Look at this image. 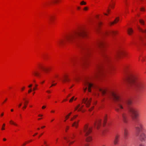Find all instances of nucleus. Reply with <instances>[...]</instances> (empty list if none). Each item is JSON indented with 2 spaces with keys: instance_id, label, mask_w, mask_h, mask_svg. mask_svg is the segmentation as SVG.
Wrapping results in <instances>:
<instances>
[{
  "instance_id": "nucleus-36",
  "label": "nucleus",
  "mask_w": 146,
  "mask_h": 146,
  "mask_svg": "<svg viewBox=\"0 0 146 146\" xmlns=\"http://www.w3.org/2000/svg\"><path fill=\"white\" fill-rule=\"evenodd\" d=\"M140 10H141V11H145V9L144 8H143V7L141 8Z\"/></svg>"
},
{
  "instance_id": "nucleus-19",
  "label": "nucleus",
  "mask_w": 146,
  "mask_h": 146,
  "mask_svg": "<svg viewBox=\"0 0 146 146\" xmlns=\"http://www.w3.org/2000/svg\"><path fill=\"white\" fill-rule=\"evenodd\" d=\"M55 17L54 16H51L49 17V21L50 23H52L53 22L55 19Z\"/></svg>"
},
{
  "instance_id": "nucleus-16",
  "label": "nucleus",
  "mask_w": 146,
  "mask_h": 146,
  "mask_svg": "<svg viewBox=\"0 0 146 146\" xmlns=\"http://www.w3.org/2000/svg\"><path fill=\"white\" fill-rule=\"evenodd\" d=\"M117 32L115 31H111L110 32H107L105 33V35L110 34L112 36L114 35L117 34Z\"/></svg>"
},
{
  "instance_id": "nucleus-58",
  "label": "nucleus",
  "mask_w": 146,
  "mask_h": 146,
  "mask_svg": "<svg viewBox=\"0 0 146 146\" xmlns=\"http://www.w3.org/2000/svg\"><path fill=\"white\" fill-rule=\"evenodd\" d=\"M36 88H34L33 89V90H36Z\"/></svg>"
},
{
  "instance_id": "nucleus-61",
  "label": "nucleus",
  "mask_w": 146,
  "mask_h": 146,
  "mask_svg": "<svg viewBox=\"0 0 146 146\" xmlns=\"http://www.w3.org/2000/svg\"><path fill=\"white\" fill-rule=\"evenodd\" d=\"M140 146H144L142 144H141L140 145Z\"/></svg>"
},
{
  "instance_id": "nucleus-48",
  "label": "nucleus",
  "mask_w": 146,
  "mask_h": 146,
  "mask_svg": "<svg viewBox=\"0 0 146 146\" xmlns=\"http://www.w3.org/2000/svg\"><path fill=\"white\" fill-rule=\"evenodd\" d=\"M3 115H4V113H2L1 114V116H3Z\"/></svg>"
},
{
  "instance_id": "nucleus-12",
  "label": "nucleus",
  "mask_w": 146,
  "mask_h": 146,
  "mask_svg": "<svg viewBox=\"0 0 146 146\" xmlns=\"http://www.w3.org/2000/svg\"><path fill=\"white\" fill-rule=\"evenodd\" d=\"M123 137L124 139H127L129 135V131L126 128H125L123 131Z\"/></svg>"
},
{
  "instance_id": "nucleus-25",
  "label": "nucleus",
  "mask_w": 146,
  "mask_h": 146,
  "mask_svg": "<svg viewBox=\"0 0 146 146\" xmlns=\"http://www.w3.org/2000/svg\"><path fill=\"white\" fill-rule=\"evenodd\" d=\"M28 103V101H26L25 102V104H24V106L23 107V109H25L26 108L27 104Z\"/></svg>"
},
{
  "instance_id": "nucleus-20",
  "label": "nucleus",
  "mask_w": 146,
  "mask_h": 146,
  "mask_svg": "<svg viewBox=\"0 0 146 146\" xmlns=\"http://www.w3.org/2000/svg\"><path fill=\"white\" fill-rule=\"evenodd\" d=\"M79 121V120L78 121H75L72 124V127H75V128H77L78 126V122Z\"/></svg>"
},
{
  "instance_id": "nucleus-2",
  "label": "nucleus",
  "mask_w": 146,
  "mask_h": 146,
  "mask_svg": "<svg viewBox=\"0 0 146 146\" xmlns=\"http://www.w3.org/2000/svg\"><path fill=\"white\" fill-rule=\"evenodd\" d=\"M86 33L84 29H80L75 33L66 36L64 38L59 40L58 42L60 46L76 42L80 38L86 36Z\"/></svg>"
},
{
  "instance_id": "nucleus-28",
  "label": "nucleus",
  "mask_w": 146,
  "mask_h": 146,
  "mask_svg": "<svg viewBox=\"0 0 146 146\" xmlns=\"http://www.w3.org/2000/svg\"><path fill=\"white\" fill-rule=\"evenodd\" d=\"M107 119V116H106L105 117H104V125L106 124V123Z\"/></svg>"
},
{
  "instance_id": "nucleus-14",
  "label": "nucleus",
  "mask_w": 146,
  "mask_h": 146,
  "mask_svg": "<svg viewBox=\"0 0 146 146\" xmlns=\"http://www.w3.org/2000/svg\"><path fill=\"white\" fill-rule=\"evenodd\" d=\"M39 67L41 70H43L46 72H48L50 68L49 67L45 68L41 65H39L38 66Z\"/></svg>"
},
{
  "instance_id": "nucleus-5",
  "label": "nucleus",
  "mask_w": 146,
  "mask_h": 146,
  "mask_svg": "<svg viewBox=\"0 0 146 146\" xmlns=\"http://www.w3.org/2000/svg\"><path fill=\"white\" fill-rule=\"evenodd\" d=\"M92 127H89L88 125H85L84 127L83 131L85 133V135L86 137V140L87 141L89 142L92 140L91 137L90 136H88V135L91 133Z\"/></svg>"
},
{
  "instance_id": "nucleus-44",
  "label": "nucleus",
  "mask_w": 146,
  "mask_h": 146,
  "mask_svg": "<svg viewBox=\"0 0 146 146\" xmlns=\"http://www.w3.org/2000/svg\"><path fill=\"white\" fill-rule=\"evenodd\" d=\"M32 86V84H31L28 86V87L29 88H31Z\"/></svg>"
},
{
  "instance_id": "nucleus-38",
  "label": "nucleus",
  "mask_w": 146,
  "mask_h": 146,
  "mask_svg": "<svg viewBox=\"0 0 146 146\" xmlns=\"http://www.w3.org/2000/svg\"><path fill=\"white\" fill-rule=\"evenodd\" d=\"M94 107H92L89 110V111H91L93 109Z\"/></svg>"
},
{
  "instance_id": "nucleus-35",
  "label": "nucleus",
  "mask_w": 146,
  "mask_h": 146,
  "mask_svg": "<svg viewBox=\"0 0 146 146\" xmlns=\"http://www.w3.org/2000/svg\"><path fill=\"white\" fill-rule=\"evenodd\" d=\"M64 139H65V140H66L67 142H69L70 141V140L69 139H68L66 137H64Z\"/></svg>"
},
{
  "instance_id": "nucleus-9",
  "label": "nucleus",
  "mask_w": 146,
  "mask_h": 146,
  "mask_svg": "<svg viewBox=\"0 0 146 146\" xmlns=\"http://www.w3.org/2000/svg\"><path fill=\"white\" fill-rule=\"evenodd\" d=\"M77 45L81 49L83 50L85 52L88 53H89L92 50V49L91 48L87 46L85 44L83 43H81Z\"/></svg>"
},
{
  "instance_id": "nucleus-30",
  "label": "nucleus",
  "mask_w": 146,
  "mask_h": 146,
  "mask_svg": "<svg viewBox=\"0 0 146 146\" xmlns=\"http://www.w3.org/2000/svg\"><path fill=\"white\" fill-rule=\"evenodd\" d=\"M71 113H72L70 112V113H69L68 115H66V118L67 119H68V118L69 116L71 114Z\"/></svg>"
},
{
  "instance_id": "nucleus-49",
  "label": "nucleus",
  "mask_w": 146,
  "mask_h": 146,
  "mask_svg": "<svg viewBox=\"0 0 146 146\" xmlns=\"http://www.w3.org/2000/svg\"><path fill=\"white\" fill-rule=\"evenodd\" d=\"M74 119V117H73L71 119H70V120H71V121H72V120H73V119Z\"/></svg>"
},
{
  "instance_id": "nucleus-24",
  "label": "nucleus",
  "mask_w": 146,
  "mask_h": 146,
  "mask_svg": "<svg viewBox=\"0 0 146 146\" xmlns=\"http://www.w3.org/2000/svg\"><path fill=\"white\" fill-rule=\"evenodd\" d=\"M115 3L113 1V0H111V1L110 6L111 8H114V7Z\"/></svg>"
},
{
  "instance_id": "nucleus-11",
  "label": "nucleus",
  "mask_w": 146,
  "mask_h": 146,
  "mask_svg": "<svg viewBox=\"0 0 146 146\" xmlns=\"http://www.w3.org/2000/svg\"><path fill=\"white\" fill-rule=\"evenodd\" d=\"M125 54L124 51L121 50H118L116 52L115 56L116 58H118L121 55H124Z\"/></svg>"
},
{
  "instance_id": "nucleus-39",
  "label": "nucleus",
  "mask_w": 146,
  "mask_h": 146,
  "mask_svg": "<svg viewBox=\"0 0 146 146\" xmlns=\"http://www.w3.org/2000/svg\"><path fill=\"white\" fill-rule=\"evenodd\" d=\"M44 144L46 145V146H48L47 145V143H46V141H44Z\"/></svg>"
},
{
  "instance_id": "nucleus-23",
  "label": "nucleus",
  "mask_w": 146,
  "mask_h": 146,
  "mask_svg": "<svg viewBox=\"0 0 146 146\" xmlns=\"http://www.w3.org/2000/svg\"><path fill=\"white\" fill-rule=\"evenodd\" d=\"M127 32L129 35H131L133 33V31L131 28H129L127 30Z\"/></svg>"
},
{
  "instance_id": "nucleus-43",
  "label": "nucleus",
  "mask_w": 146,
  "mask_h": 146,
  "mask_svg": "<svg viewBox=\"0 0 146 146\" xmlns=\"http://www.w3.org/2000/svg\"><path fill=\"white\" fill-rule=\"evenodd\" d=\"M45 108H46V106H43L42 107V109H44Z\"/></svg>"
},
{
  "instance_id": "nucleus-51",
  "label": "nucleus",
  "mask_w": 146,
  "mask_h": 146,
  "mask_svg": "<svg viewBox=\"0 0 146 146\" xmlns=\"http://www.w3.org/2000/svg\"><path fill=\"white\" fill-rule=\"evenodd\" d=\"M81 108H80V109H79L78 110V111H81Z\"/></svg>"
},
{
  "instance_id": "nucleus-18",
  "label": "nucleus",
  "mask_w": 146,
  "mask_h": 146,
  "mask_svg": "<svg viewBox=\"0 0 146 146\" xmlns=\"http://www.w3.org/2000/svg\"><path fill=\"white\" fill-rule=\"evenodd\" d=\"M119 136L118 135H117L115 137V140L114 141V144H117L119 141Z\"/></svg>"
},
{
  "instance_id": "nucleus-56",
  "label": "nucleus",
  "mask_w": 146,
  "mask_h": 146,
  "mask_svg": "<svg viewBox=\"0 0 146 146\" xmlns=\"http://www.w3.org/2000/svg\"><path fill=\"white\" fill-rule=\"evenodd\" d=\"M104 15H108V14L106 13H104Z\"/></svg>"
},
{
  "instance_id": "nucleus-55",
  "label": "nucleus",
  "mask_w": 146,
  "mask_h": 146,
  "mask_svg": "<svg viewBox=\"0 0 146 146\" xmlns=\"http://www.w3.org/2000/svg\"><path fill=\"white\" fill-rule=\"evenodd\" d=\"M24 88H25V87H23V88H22V89H21V90H23L24 89Z\"/></svg>"
},
{
  "instance_id": "nucleus-57",
  "label": "nucleus",
  "mask_w": 146,
  "mask_h": 146,
  "mask_svg": "<svg viewBox=\"0 0 146 146\" xmlns=\"http://www.w3.org/2000/svg\"><path fill=\"white\" fill-rule=\"evenodd\" d=\"M6 140V139L5 138H4L3 139V140L4 141H5Z\"/></svg>"
},
{
  "instance_id": "nucleus-63",
  "label": "nucleus",
  "mask_w": 146,
  "mask_h": 146,
  "mask_svg": "<svg viewBox=\"0 0 146 146\" xmlns=\"http://www.w3.org/2000/svg\"><path fill=\"white\" fill-rule=\"evenodd\" d=\"M45 126H42L41 127V128H44V127H45Z\"/></svg>"
},
{
  "instance_id": "nucleus-47",
  "label": "nucleus",
  "mask_w": 146,
  "mask_h": 146,
  "mask_svg": "<svg viewBox=\"0 0 146 146\" xmlns=\"http://www.w3.org/2000/svg\"><path fill=\"white\" fill-rule=\"evenodd\" d=\"M21 105H22V104H21V103L19 105V107H20L21 106Z\"/></svg>"
},
{
  "instance_id": "nucleus-32",
  "label": "nucleus",
  "mask_w": 146,
  "mask_h": 146,
  "mask_svg": "<svg viewBox=\"0 0 146 146\" xmlns=\"http://www.w3.org/2000/svg\"><path fill=\"white\" fill-rule=\"evenodd\" d=\"M139 22L142 24L143 25L144 24V21L142 19H140L139 20Z\"/></svg>"
},
{
  "instance_id": "nucleus-46",
  "label": "nucleus",
  "mask_w": 146,
  "mask_h": 146,
  "mask_svg": "<svg viewBox=\"0 0 146 146\" xmlns=\"http://www.w3.org/2000/svg\"><path fill=\"white\" fill-rule=\"evenodd\" d=\"M69 127L68 126H67L66 128V131L69 128Z\"/></svg>"
},
{
  "instance_id": "nucleus-50",
  "label": "nucleus",
  "mask_w": 146,
  "mask_h": 146,
  "mask_svg": "<svg viewBox=\"0 0 146 146\" xmlns=\"http://www.w3.org/2000/svg\"><path fill=\"white\" fill-rule=\"evenodd\" d=\"M46 92H48V93H50V91H49V90H47V91H46Z\"/></svg>"
},
{
  "instance_id": "nucleus-33",
  "label": "nucleus",
  "mask_w": 146,
  "mask_h": 146,
  "mask_svg": "<svg viewBox=\"0 0 146 146\" xmlns=\"http://www.w3.org/2000/svg\"><path fill=\"white\" fill-rule=\"evenodd\" d=\"M5 126V123H3V126H2V130H4L5 129V128H4V127Z\"/></svg>"
},
{
  "instance_id": "nucleus-8",
  "label": "nucleus",
  "mask_w": 146,
  "mask_h": 146,
  "mask_svg": "<svg viewBox=\"0 0 146 146\" xmlns=\"http://www.w3.org/2000/svg\"><path fill=\"white\" fill-rule=\"evenodd\" d=\"M129 110L132 119H135L138 116L137 109L135 108L131 107L130 108Z\"/></svg>"
},
{
  "instance_id": "nucleus-15",
  "label": "nucleus",
  "mask_w": 146,
  "mask_h": 146,
  "mask_svg": "<svg viewBox=\"0 0 146 146\" xmlns=\"http://www.w3.org/2000/svg\"><path fill=\"white\" fill-rule=\"evenodd\" d=\"M70 81V79L68 78V76L67 75H64L62 80V82H68Z\"/></svg>"
},
{
  "instance_id": "nucleus-29",
  "label": "nucleus",
  "mask_w": 146,
  "mask_h": 146,
  "mask_svg": "<svg viewBox=\"0 0 146 146\" xmlns=\"http://www.w3.org/2000/svg\"><path fill=\"white\" fill-rule=\"evenodd\" d=\"M86 2H84V1H82L80 3L81 5H86Z\"/></svg>"
},
{
  "instance_id": "nucleus-41",
  "label": "nucleus",
  "mask_w": 146,
  "mask_h": 146,
  "mask_svg": "<svg viewBox=\"0 0 146 146\" xmlns=\"http://www.w3.org/2000/svg\"><path fill=\"white\" fill-rule=\"evenodd\" d=\"M32 92V90L30 89L28 91V93H30Z\"/></svg>"
},
{
  "instance_id": "nucleus-60",
  "label": "nucleus",
  "mask_w": 146,
  "mask_h": 146,
  "mask_svg": "<svg viewBox=\"0 0 146 146\" xmlns=\"http://www.w3.org/2000/svg\"><path fill=\"white\" fill-rule=\"evenodd\" d=\"M43 116V115H42L40 114V115H38V116H39V117L40 116Z\"/></svg>"
},
{
  "instance_id": "nucleus-4",
  "label": "nucleus",
  "mask_w": 146,
  "mask_h": 146,
  "mask_svg": "<svg viewBox=\"0 0 146 146\" xmlns=\"http://www.w3.org/2000/svg\"><path fill=\"white\" fill-rule=\"evenodd\" d=\"M127 81L130 86H135L139 91H143L145 88V85L143 82L138 80L136 76L133 74H131L129 75L127 78Z\"/></svg>"
},
{
  "instance_id": "nucleus-1",
  "label": "nucleus",
  "mask_w": 146,
  "mask_h": 146,
  "mask_svg": "<svg viewBox=\"0 0 146 146\" xmlns=\"http://www.w3.org/2000/svg\"><path fill=\"white\" fill-rule=\"evenodd\" d=\"M98 89L103 95L107 94L109 98L113 100L116 103L117 107L115 108V110L120 113L124 122L127 123V115L123 111L131 104V101L122 99L115 92L109 91L106 90H103L101 88H99Z\"/></svg>"
},
{
  "instance_id": "nucleus-27",
  "label": "nucleus",
  "mask_w": 146,
  "mask_h": 146,
  "mask_svg": "<svg viewBox=\"0 0 146 146\" xmlns=\"http://www.w3.org/2000/svg\"><path fill=\"white\" fill-rule=\"evenodd\" d=\"M10 123H11V124L14 125L15 126H17V125L16 123H15L14 122H13L12 120H11L10 121Z\"/></svg>"
},
{
  "instance_id": "nucleus-45",
  "label": "nucleus",
  "mask_w": 146,
  "mask_h": 146,
  "mask_svg": "<svg viewBox=\"0 0 146 146\" xmlns=\"http://www.w3.org/2000/svg\"><path fill=\"white\" fill-rule=\"evenodd\" d=\"M80 106V105H78L77 106V107H76V108H77V109H78V108H79Z\"/></svg>"
},
{
  "instance_id": "nucleus-53",
  "label": "nucleus",
  "mask_w": 146,
  "mask_h": 146,
  "mask_svg": "<svg viewBox=\"0 0 146 146\" xmlns=\"http://www.w3.org/2000/svg\"><path fill=\"white\" fill-rule=\"evenodd\" d=\"M102 24V23H99L98 24V25L99 26L100 25Z\"/></svg>"
},
{
  "instance_id": "nucleus-62",
  "label": "nucleus",
  "mask_w": 146,
  "mask_h": 146,
  "mask_svg": "<svg viewBox=\"0 0 146 146\" xmlns=\"http://www.w3.org/2000/svg\"><path fill=\"white\" fill-rule=\"evenodd\" d=\"M51 112L52 113H54V111L53 110H52L51 111Z\"/></svg>"
},
{
  "instance_id": "nucleus-59",
  "label": "nucleus",
  "mask_w": 146,
  "mask_h": 146,
  "mask_svg": "<svg viewBox=\"0 0 146 146\" xmlns=\"http://www.w3.org/2000/svg\"><path fill=\"white\" fill-rule=\"evenodd\" d=\"M32 141V140H31L29 141H27L28 142H31V141Z\"/></svg>"
},
{
  "instance_id": "nucleus-3",
  "label": "nucleus",
  "mask_w": 146,
  "mask_h": 146,
  "mask_svg": "<svg viewBox=\"0 0 146 146\" xmlns=\"http://www.w3.org/2000/svg\"><path fill=\"white\" fill-rule=\"evenodd\" d=\"M104 42L103 41H101L98 42L96 45L100 48L101 50L100 54L104 58L106 62L108 64V67L107 68H106L103 67L100 65H98L97 68V72L95 75V77H97L100 75L106 74L111 69V66L110 64V58L108 55L104 53L102 50V48L104 46Z\"/></svg>"
},
{
  "instance_id": "nucleus-54",
  "label": "nucleus",
  "mask_w": 146,
  "mask_h": 146,
  "mask_svg": "<svg viewBox=\"0 0 146 146\" xmlns=\"http://www.w3.org/2000/svg\"><path fill=\"white\" fill-rule=\"evenodd\" d=\"M110 10H109V9H108V11H107V12H108V13H109V12H110Z\"/></svg>"
},
{
  "instance_id": "nucleus-42",
  "label": "nucleus",
  "mask_w": 146,
  "mask_h": 146,
  "mask_svg": "<svg viewBox=\"0 0 146 146\" xmlns=\"http://www.w3.org/2000/svg\"><path fill=\"white\" fill-rule=\"evenodd\" d=\"M77 116H78L77 115H74L73 117L74 119V118H76Z\"/></svg>"
},
{
  "instance_id": "nucleus-31",
  "label": "nucleus",
  "mask_w": 146,
  "mask_h": 146,
  "mask_svg": "<svg viewBox=\"0 0 146 146\" xmlns=\"http://www.w3.org/2000/svg\"><path fill=\"white\" fill-rule=\"evenodd\" d=\"M74 96L73 97L69 100V102H72L73 100H74Z\"/></svg>"
},
{
  "instance_id": "nucleus-13",
  "label": "nucleus",
  "mask_w": 146,
  "mask_h": 146,
  "mask_svg": "<svg viewBox=\"0 0 146 146\" xmlns=\"http://www.w3.org/2000/svg\"><path fill=\"white\" fill-rule=\"evenodd\" d=\"M91 101V98H90L89 100H88L87 98L86 99H84L83 100L84 103L86 104L87 107H88L90 105Z\"/></svg>"
},
{
  "instance_id": "nucleus-37",
  "label": "nucleus",
  "mask_w": 146,
  "mask_h": 146,
  "mask_svg": "<svg viewBox=\"0 0 146 146\" xmlns=\"http://www.w3.org/2000/svg\"><path fill=\"white\" fill-rule=\"evenodd\" d=\"M74 61H75V60H74V59H72V60H71V63H74Z\"/></svg>"
},
{
  "instance_id": "nucleus-10",
  "label": "nucleus",
  "mask_w": 146,
  "mask_h": 146,
  "mask_svg": "<svg viewBox=\"0 0 146 146\" xmlns=\"http://www.w3.org/2000/svg\"><path fill=\"white\" fill-rule=\"evenodd\" d=\"M138 135H139V138L141 141H144L146 139V133L142 131L138 133Z\"/></svg>"
},
{
  "instance_id": "nucleus-40",
  "label": "nucleus",
  "mask_w": 146,
  "mask_h": 146,
  "mask_svg": "<svg viewBox=\"0 0 146 146\" xmlns=\"http://www.w3.org/2000/svg\"><path fill=\"white\" fill-rule=\"evenodd\" d=\"M56 84H52L51 86L50 87V88L51 87H52V86H54L55 85H56Z\"/></svg>"
},
{
  "instance_id": "nucleus-34",
  "label": "nucleus",
  "mask_w": 146,
  "mask_h": 146,
  "mask_svg": "<svg viewBox=\"0 0 146 146\" xmlns=\"http://www.w3.org/2000/svg\"><path fill=\"white\" fill-rule=\"evenodd\" d=\"M84 9L85 11H87L88 9V7H85Z\"/></svg>"
},
{
  "instance_id": "nucleus-7",
  "label": "nucleus",
  "mask_w": 146,
  "mask_h": 146,
  "mask_svg": "<svg viewBox=\"0 0 146 146\" xmlns=\"http://www.w3.org/2000/svg\"><path fill=\"white\" fill-rule=\"evenodd\" d=\"M135 128L138 133L144 130V126L142 123L139 120H137L135 123Z\"/></svg>"
},
{
  "instance_id": "nucleus-6",
  "label": "nucleus",
  "mask_w": 146,
  "mask_h": 146,
  "mask_svg": "<svg viewBox=\"0 0 146 146\" xmlns=\"http://www.w3.org/2000/svg\"><path fill=\"white\" fill-rule=\"evenodd\" d=\"M84 86L85 87L83 88V90L84 92H85L88 88V91L89 92H91V90L90 88H91L94 87V85L92 83H91L88 80H86L84 82Z\"/></svg>"
},
{
  "instance_id": "nucleus-21",
  "label": "nucleus",
  "mask_w": 146,
  "mask_h": 146,
  "mask_svg": "<svg viewBox=\"0 0 146 146\" xmlns=\"http://www.w3.org/2000/svg\"><path fill=\"white\" fill-rule=\"evenodd\" d=\"M119 21V18H117L113 22L110 23V25H112L115 23H116Z\"/></svg>"
},
{
  "instance_id": "nucleus-22",
  "label": "nucleus",
  "mask_w": 146,
  "mask_h": 146,
  "mask_svg": "<svg viewBox=\"0 0 146 146\" xmlns=\"http://www.w3.org/2000/svg\"><path fill=\"white\" fill-rule=\"evenodd\" d=\"M58 2V0H52L49 3V4H54L57 3Z\"/></svg>"
},
{
  "instance_id": "nucleus-52",
  "label": "nucleus",
  "mask_w": 146,
  "mask_h": 146,
  "mask_svg": "<svg viewBox=\"0 0 146 146\" xmlns=\"http://www.w3.org/2000/svg\"><path fill=\"white\" fill-rule=\"evenodd\" d=\"M37 134H38L37 133H36L34 135H33V136H34L35 135H37Z\"/></svg>"
},
{
  "instance_id": "nucleus-64",
  "label": "nucleus",
  "mask_w": 146,
  "mask_h": 146,
  "mask_svg": "<svg viewBox=\"0 0 146 146\" xmlns=\"http://www.w3.org/2000/svg\"><path fill=\"white\" fill-rule=\"evenodd\" d=\"M77 109H77V108H75V109L74 111L76 110H77Z\"/></svg>"
},
{
  "instance_id": "nucleus-26",
  "label": "nucleus",
  "mask_w": 146,
  "mask_h": 146,
  "mask_svg": "<svg viewBox=\"0 0 146 146\" xmlns=\"http://www.w3.org/2000/svg\"><path fill=\"white\" fill-rule=\"evenodd\" d=\"M33 73L34 74L35 76H38L39 75V73L36 71H34L33 72Z\"/></svg>"
},
{
  "instance_id": "nucleus-17",
  "label": "nucleus",
  "mask_w": 146,
  "mask_h": 146,
  "mask_svg": "<svg viewBox=\"0 0 146 146\" xmlns=\"http://www.w3.org/2000/svg\"><path fill=\"white\" fill-rule=\"evenodd\" d=\"M101 120H99L97 121H96L94 123V125L96 127L97 129H98L99 126L100 125Z\"/></svg>"
}]
</instances>
